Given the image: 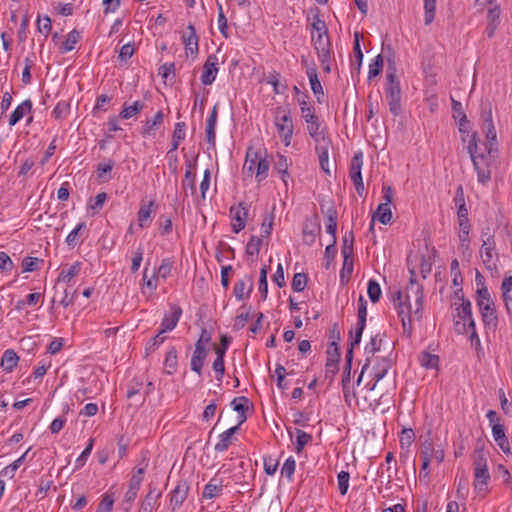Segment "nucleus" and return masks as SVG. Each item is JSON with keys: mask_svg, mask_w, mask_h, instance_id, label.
I'll list each match as a JSON object with an SVG mask.
<instances>
[{"mask_svg": "<svg viewBox=\"0 0 512 512\" xmlns=\"http://www.w3.org/2000/svg\"><path fill=\"white\" fill-rule=\"evenodd\" d=\"M32 111V101L30 99L24 100L19 104L11 113L9 118V125H16L26 114Z\"/></svg>", "mask_w": 512, "mask_h": 512, "instance_id": "bb28decb", "label": "nucleus"}, {"mask_svg": "<svg viewBox=\"0 0 512 512\" xmlns=\"http://www.w3.org/2000/svg\"><path fill=\"white\" fill-rule=\"evenodd\" d=\"M218 70V57L215 54L209 55L203 65L201 75L202 84L205 86L211 85L216 79Z\"/></svg>", "mask_w": 512, "mask_h": 512, "instance_id": "f8f14e48", "label": "nucleus"}, {"mask_svg": "<svg viewBox=\"0 0 512 512\" xmlns=\"http://www.w3.org/2000/svg\"><path fill=\"white\" fill-rule=\"evenodd\" d=\"M93 445H94V439L90 438L89 441H88L87 446L82 451L80 456L76 459L75 467L77 469L83 467L86 464V461H87V459L89 458V456H90V454L92 452Z\"/></svg>", "mask_w": 512, "mask_h": 512, "instance_id": "052dcab7", "label": "nucleus"}, {"mask_svg": "<svg viewBox=\"0 0 512 512\" xmlns=\"http://www.w3.org/2000/svg\"><path fill=\"white\" fill-rule=\"evenodd\" d=\"M308 277L305 273H296L293 276L291 287L295 292H301L307 285Z\"/></svg>", "mask_w": 512, "mask_h": 512, "instance_id": "bf43d9fd", "label": "nucleus"}, {"mask_svg": "<svg viewBox=\"0 0 512 512\" xmlns=\"http://www.w3.org/2000/svg\"><path fill=\"white\" fill-rule=\"evenodd\" d=\"M336 254H337V248H336V243H331L329 244L326 249H325V253H324V268L326 270H329L330 269V266L332 264V262L334 261L335 257H336Z\"/></svg>", "mask_w": 512, "mask_h": 512, "instance_id": "69168bd1", "label": "nucleus"}, {"mask_svg": "<svg viewBox=\"0 0 512 512\" xmlns=\"http://www.w3.org/2000/svg\"><path fill=\"white\" fill-rule=\"evenodd\" d=\"M114 167V161L109 159L106 163H99L97 165L98 177L103 181H109L111 179L110 172Z\"/></svg>", "mask_w": 512, "mask_h": 512, "instance_id": "3c124183", "label": "nucleus"}, {"mask_svg": "<svg viewBox=\"0 0 512 512\" xmlns=\"http://www.w3.org/2000/svg\"><path fill=\"white\" fill-rule=\"evenodd\" d=\"M354 234L353 231L347 232L342 239L341 253L343 256H353L354 252Z\"/></svg>", "mask_w": 512, "mask_h": 512, "instance_id": "de8ad7c7", "label": "nucleus"}, {"mask_svg": "<svg viewBox=\"0 0 512 512\" xmlns=\"http://www.w3.org/2000/svg\"><path fill=\"white\" fill-rule=\"evenodd\" d=\"M482 323L484 324L486 334L495 332L498 327V315L494 305V302L490 296V293L482 284ZM489 336H487L488 338Z\"/></svg>", "mask_w": 512, "mask_h": 512, "instance_id": "20e7f679", "label": "nucleus"}, {"mask_svg": "<svg viewBox=\"0 0 512 512\" xmlns=\"http://www.w3.org/2000/svg\"><path fill=\"white\" fill-rule=\"evenodd\" d=\"M216 479L213 478L209 483L204 486L203 497L206 499H213L223 490L222 482L215 483Z\"/></svg>", "mask_w": 512, "mask_h": 512, "instance_id": "37998d69", "label": "nucleus"}, {"mask_svg": "<svg viewBox=\"0 0 512 512\" xmlns=\"http://www.w3.org/2000/svg\"><path fill=\"white\" fill-rule=\"evenodd\" d=\"M144 107L145 103L139 100L133 102L131 105H127L125 103L118 117L122 119H130L133 116L139 114L144 109Z\"/></svg>", "mask_w": 512, "mask_h": 512, "instance_id": "f704fd0d", "label": "nucleus"}, {"mask_svg": "<svg viewBox=\"0 0 512 512\" xmlns=\"http://www.w3.org/2000/svg\"><path fill=\"white\" fill-rule=\"evenodd\" d=\"M492 435L494 438V441L499 446V448L503 451L505 454H510V444L508 441V438L505 434V427L502 424H494L492 426Z\"/></svg>", "mask_w": 512, "mask_h": 512, "instance_id": "5701e85b", "label": "nucleus"}, {"mask_svg": "<svg viewBox=\"0 0 512 512\" xmlns=\"http://www.w3.org/2000/svg\"><path fill=\"white\" fill-rule=\"evenodd\" d=\"M230 216L232 218V230L234 233H239L241 230L245 228L249 205L245 202H240L237 205H233L230 207Z\"/></svg>", "mask_w": 512, "mask_h": 512, "instance_id": "9d476101", "label": "nucleus"}, {"mask_svg": "<svg viewBox=\"0 0 512 512\" xmlns=\"http://www.w3.org/2000/svg\"><path fill=\"white\" fill-rule=\"evenodd\" d=\"M383 68V58L382 55H377L372 63L369 65V71H368V80H371L372 78L378 76Z\"/></svg>", "mask_w": 512, "mask_h": 512, "instance_id": "6e6d98bb", "label": "nucleus"}, {"mask_svg": "<svg viewBox=\"0 0 512 512\" xmlns=\"http://www.w3.org/2000/svg\"><path fill=\"white\" fill-rule=\"evenodd\" d=\"M189 484L187 481L181 480L170 493L171 511L175 512L186 500L189 492Z\"/></svg>", "mask_w": 512, "mask_h": 512, "instance_id": "ddd939ff", "label": "nucleus"}, {"mask_svg": "<svg viewBox=\"0 0 512 512\" xmlns=\"http://www.w3.org/2000/svg\"><path fill=\"white\" fill-rule=\"evenodd\" d=\"M341 359V354L339 347L335 346V348L329 347L327 350V361L325 364V375L326 378H333L334 375L339 370V361Z\"/></svg>", "mask_w": 512, "mask_h": 512, "instance_id": "a211bd4d", "label": "nucleus"}, {"mask_svg": "<svg viewBox=\"0 0 512 512\" xmlns=\"http://www.w3.org/2000/svg\"><path fill=\"white\" fill-rule=\"evenodd\" d=\"M382 342L383 339L380 333H377L376 335L372 336L370 341L365 346V354L367 355V357L371 359V357L374 356L375 353L380 352Z\"/></svg>", "mask_w": 512, "mask_h": 512, "instance_id": "58836bf2", "label": "nucleus"}, {"mask_svg": "<svg viewBox=\"0 0 512 512\" xmlns=\"http://www.w3.org/2000/svg\"><path fill=\"white\" fill-rule=\"evenodd\" d=\"M256 173H255V179L257 183H261L268 177V171L270 167L269 161L263 157L260 158L258 163H256Z\"/></svg>", "mask_w": 512, "mask_h": 512, "instance_id": "a18cd8bd", "label": "nucleus"}, {"mask_svg": "<svg viewBox=\"0 0 512 512\" xmlns=\"http://www.w3.org/2000/svg\"><path fill=\"white\" fill-rule=\"evenodd\" d=\"M489 8L487 10L486 20L487 26L485 32L489 38L494 36L496 29L500 24V6L494 5L492 1H488Z\"/></svg>", "mask_w": 512, "mask_h": 512, "instance_id": "dca6fc26", "label": "nucleus"}, {"mask_svg": "<svg viewBox=\"0 0 512 512\" xmlns=\"http://www.w3.org/2000/svg\"><path fill=\"white\" fill-rule=\"evenodd\" d=\"M320 233L321 223L319 216L314 214L310 217H307L304 221L302 229L303 242L308 246H312L316 241V237Z\"/></svg>", "mask_w": 512, "mask_h": 512, "instance_id": "1a4fd4ad", "label": "nucleus"}, {"mask_svg": "<svg viewBox=\"0 0 512 512\" xmlns=\"http://www.w3.org/2000/svg\"><path fill=\"white\" fill-rule=\"evenodd\" d=\"M18 361L19 357L15 351L13 349H7L1 357L0 366L4 371L11 372L17 366Z\"/></svg>", "mask_w": 512, "mask_h": 512, "instance_id": "473e14b6", "label": "nucleus"}, {"mask_svg": "<svg viewBox=\"0 0 512 512\" xmlns=\"http://www.w3.org/2000/svg\"><path fill=\"white\" fill-rule=\"evenodd\" d=\"M290 163L288 162V159L284 155H278V160L275 163V169L278 171L279 174L282 175V180L287 186L286 177L289 176L288 174V167Z\"/></svg>", "mask_w": 512, "mask_h": 512, "instance_id": "864d4df0", "label": "nucleus"}, {"mask_svg": "<svg viewBox=\"0 0 512 512\" xmlns=\"http://www.w3.org/2000/svg\"><path fill=\"white\" fill-rule=\"evenodd\" d=\"M313 47L316 51L318 58H323L326 61L328 55L332 54L331 41L328 34H317V37L312 33Z\"/></svg>", "mask_w": 512, "mask_h": 512, "instance_id": "2eb2a0df", "label": "nucleus"}, {"mask_svg": "<svg viewBox=\"0 0 512 512\" xmlns=\"http://www.w3.org/2000/svg\"><path fill=\"white\" fill-rule=\"evenodd\" d=\"M367 294H368L369 299L373 303H376L380 300L382 291H381V287H380L379 283L376 280L370 279L368 281Z\"/></svg>", "mask_w": 512, "mask_h": 512, "instance_id": "09e8293b", "label": "nucleus"}, {"mask_svg": "<svg viewBox=\"0 0 512 512\" xmlns=\"http://www.w3.org/2000/svg\"><path fill=\"white\" fill-rule=\"evenodd\" d=\"M295 433V450L297 453H301L304 447L312 440V435L298 428L295 429Z\"/></svg>", "mask_w": 512, "mask_h": 512, "instance_id": "49530a36", "label": "nucleus"}, {"mask_svg": "<svg viewBox=\"0 0 512 512\" xmlns=\"http://www.w3.org/2000/svg\"><path fill=\"white\" fill-rule=\"evenodd\" d=\"M377 219L380 223L386 225L392 219V211L390 206L387 203H381L378 205L377 210L373 214L372 221L370 223L369 230H374V221Z\"/></svg>", "mask_w": 512, "mask_h": 512, "instance_id": "393cba45", "label": "nucleus"}, {"mask_svg": "<svg viewBox=\"0 0 512 512\" xmlns=\"http://www.w3.org/2000/svg\"><path fill=\"white\" fill-rule=\"evenodd\" d=\"M353 352L347 350L346 352V363L342 375V387L345 392L351 381V369H352Z\"/></svg>", "mask_w": 512, "mask_h": 512, "instance_id": "c03bdc74", "label": "nucleus"}, {"mask_svg": "<svg viewBox=\"0 0 512 512\" xmlns=\"http://www.w3.org/2000/svg\"><path fill=\"white\" fill-rule=\"evenodd\" d=\"M485 122L488 124L486 131V143L485 148L487 154L489 156V162L487 163L488 167H497L498 157H499V143L497 140V132L492 123L491 112H489L488 117L485 119Z\"/></svg>", "mask_w": 512, "mask_h": 512, "instance_id": "423d86ee", "label": "nucleus"}, {"mask_svg": "<svg viewBox=\"0 0 512 512\" xmlns=\"http://www.w3.org/2000/svg\"><path fill=\"white\" fill-rule=\"evenodd\" d=\"M306 74L309 78V82H310V86H311V90H312L313 94L315 95L317 101L319 103H322L323 97H324V91H323L322 84L318 78V73H317L316 67L313 66V67L308 68L306 71Z\"/></svg>", "mask_w": 512, "mask_h": 512, "instance_id": "b1692460", "label": "nucleus"}, {"mask_svg": "<svg viewBox=\"0 0 512 512\" xmlns=\"http://www.w3.org/2000/svg\"><path fill=\"white\" fill-rule=\"evenodd\" d=\"M69 110H70L69 103H67L65 101H60L54 107V109L52 111V116L56 120H62L67 117V115L69 114Z\"/></svg>", "mask_w": 512, "mask_h": 512, "instance_id": "4d7b16f0", "label": "nucleus"}, {"mask_svg": "<svg viewBox=\"0 0 512 512\" xmlns=\"http://www.w3.org/2000/svg\"><path fill=\"white\" fill-rule=\"evenodd\" d=\"M178 367V352L175 346H171L166 353L164 360V372L173 375Z\"/></svg>", "mask_w": 512, "mask_h": 512, "instance_id": "7c9ffc66", "label": "nucleus"}, {"mask_svg": "<svg viewBox=\"0 0 512 512\" xmlns=\"http://www.w3.org/2000/svg\"><path fill=\"white\" fill-rule=\"evenodd\" d=\"M262 244V239L252 235L250 240L248 241L246 245V253L250 256H257L260 251V247Z\"/></svg>", "mask_w": 512, "mask_h": 512, "instance_id": "e2e57ef3", "label": "nucleus"}, {"mask_svg": "<svg viewBox=\"0 0 512 512\" xmlns=\"http://www.w3.org/2000/svg\"><path fill=\"white\" fill-rule=\"evenodd\" d=\"M157 208H158V204L154 200H151L148 203H146L144 201L141 202L139 211L137 213V221H138L139 227L147 228L151 225V223H152L151 215H152V213H154L156 211Z\"/></svg>", "mask_w": 512, "mask_h": 512, "instance_id": "4468645a", "label": "nucleus"}, {"mask_svg": "<svg viewBox=\"0 0 512 512\" xmlns=\"http://www.w3.org/2000/svg\"><path fill=\"white\" fill-rule=\"evenodd\" d=\"M249 405L250 401L245 396L235 397L231 402L233 410L236 411L237 413L246 412L249 408Z\"/></svg>", "mask_w": 512, "mask_h": 512, "instance_id": "338daca9", "label": "nucleus"}, {"mask_svg": "<svg viewBox=\"0 0 512 512\" xmlns=\"http://www.w3.org/2000/svg\"><path fill=\"white\" fill-rule=\"evenodd\" d=\"M259 292L261 294V299L264 301L268 295V282H267V267L263 266L260 269L259 275Z\"/></svg>", "mask_w": 512, "mask_h": 512, "instance_id": "13d9d810", "label": "nucleus"}, {"mask_svg": "<svg viewBox=\"0 0 512 512\" xmlns=\"http://www.w3.org/2000/svg\"><path fill=\"white\" fill-rule=\"evenodd\" d=\"M295 468H296V461L292 456H290L285 460V462L282 466V469H281V474L283 476H285L286 478H288V480H292L293 475L295 473Z\"/></svg>", "mask_w": 512, "mask_h": 512, "instance_id": "0e129e2a", "label": "nucleus"}, {"mask_svg": "<svg viewBox=\"0 0 512 512\" xmlns=\"http://www.w3.org/2000/svg\"><path fill=\"white\" fill-rule=\"evenodd\" d=\"M410 281L409 285L407 286V292L405 295V298L407 301H410L411 298L415 301V310H414V316L417 319H420L421 317V310H422V304H423V289L422 286L417 282L416 280V274L414 270H410Z\"/></svg>", "mask_w": 512, "mask_h": 512, "instance_id": "0eeeda50", "label": "nucleus"}, {"mask_svg": "<svg viewBox=\"0 0 512 512\" xmlns=\"http://www.w3.org/2000/svg\"><path fill=\"white\" fill-rule=\"evenodd\" d=\"M162 496V491L158 490L157 486L151 482L148 484V492L140 503L138 512H152L153 509L159 506V499Z\"/></svg>", "mask_w": 512, "mask_h": 512, "instance_id": "9b49d317", "label": "nucleus"}, {"mask_svg": "<svg viewBox=\"0 0 512 512\" xmlns=\"http://www.w3.org/2000/svg\"><path fill=\"white\" fill-rule=\"evenodd\" d=\"M239 430V426H233L223 433L219 435V441L215 444V451L216 452H224L228 449L230 445H232L235 441H237V438L234 437V434L237 433Z\"/></svg>", "mask_w": 512, "mask_h": 512, "instance_id": "412c9836", "label": "nucleus"}, {"mask_svg": "<svg viewBox=\"0 0 512 512\" xmlns=\"http://www.w3.org/2000/svg\"><path fill=\"white\" fill-rule=\"evenodd\" d=\"M188 32L184 33L182 40L185 46L186 53L196 55L198 53V36L193 24H189L187 27Z\"/></svg>", "mask_w": 512, "mask_h": 512, "instance_id": "4be33fe9", "label": "nucleus"}, {"mask_svg": "<svg viewBox=\"0 0 512 512\" xmlns=\"http://www.w3.org/2000/svg\"><path fill=\"white\" fill-rule=\"evenodd\" d=\"M457 220L459 225V240L461 242V248L463 249V253L469 250V232H470V223L468 219V209L466 205H460L457 207Z\"/></svg>", "mask_w": 512, "mask_h": 512, "instance_id": "6e6552de", "label": "nucleus"}, {"mask_svg": "<svg viewBox=\"0 0 512 512\" xmlns=\"http://www.w3.org/2000/svg\"><path fill=\"white\" fill-rule=\"evenodd\" d=\"M166 340V336H164V334H160V331L153 337L151 338L145 345V351H146V354L149 355L153 352H155L161 344L164 343V341Z\"/></svg>", "mask_w": 512, "mask_h": 512, "instance_id": "603ef678", "label": "nucleus"}, {"mask_svg": "<svg viewBox=\"0 0 512 512\" xmlns=\"http://www.w3.org/2000/svg\"><path fill=\"white\" fill-rule=\"evenodd\" d=\"M477 133L474 132L469 140L468 146H467V153L469 154V157L471 161L473 162L474 168L477 171V178L478 181H480V166L478 162V158L480 155L477 154L478 146L476 141Z\"/></svg>", "mask_w": 512, "mask_h": 512, "instance_id": "2f4dec72", "label": "nucleus"}, {"mask_svg": "<svg viewBox=\"0 0 512 512\" xmlns=\"http://www.w3.org/2000/svg\"><path fill=\"white\" fill-rule=\"evenodd\" d=\"M308 94H302L297 98L300 106L301 115L307 123V131L311 138H316L321 128V122L315 114V108L308 103Z\"/></svg>", "mask_w": 512, "mask_h": 512, "instance_id": "39448f33", "label": "nucleus"}, {"mask_svg": "<svg viewBox=\"0 0 512 512\" xmlns=\"http://www.w3.org/2000/svg\"><path fill=\"white\" fill-rule=\"evenodd\" d=\"M502 296L505 302L507 311L512 308V276L506 277L501 285Z\"/></svg>", "mask_w": 512, "mask_h": 512, "instance_id": "e433bc0d", "label": "nucleus"}, {"mask_svg": "<svg viewBox=\"0 0 512 512\" xmlns=\"http://www.w3.org/2000/svg\"><path fill=\"white\" fill-rule=\"evenodd\" d=\"M107 200V194L105 192L98 193L94 199H91L88 208L93 210V214L98 213Z\"/></svg>", "mask_w": 512, "mask_h": 512, "instance_id": "680f3d73", "label": "nucleus"}, {"mask_svg": "<svg viewBox=\"0 0 512 512\" xmlns=\"http://www.w3.org/2000/svg\"><path fill=\"white\" fill-rule=\"evenodd\" d=\"M391 366L392 360L388 357H382L381 362H379L377 365L373 367L374 384L371 387L372 390L375 389L377 383L386 376Z\"/></svg>", "mask_w": 512, "mask_h": 512, "instance_id": "a878e982", "label": "nucleus"}, {"mask_svg": "<svg viewBox=\"0 0 512 512\" xmlns=\"http://www.w3.org/2000/svg\"><path fill=\"white\" fill-rule=\"evenodd\" d=\"M80 32L73 29L67 34L65 42L60 46L61 53H68L75 48V45L80 41Z\"/></svg>", "mask_w": 512, "mask_h": 512, "instance_id": "c9c22d12", "label": "nucleus"}, {"mask_svg": "<svg viewBox=\"0 0 512 512\" xmlns=\"http://www.w3.org/2000/svg\"><path fill=\"white\" fill-rule=\"evenodd\" d=\"M274 123L277 132L285 146L291 144L294 126L290 108L277 107L275 111Z\"/></svg>", "mask_w": 512, "mask_h": 512, "instance_id": "7ed1b4c3", "label": "nucleus"}, {"mask_svg": "<svg viewBox=\"0 0 512 512\" xmlns=\"http://www.w3.org/2000/svg\"><path fill=\"white\" fill-rule=\"evenodd\" d=\"M363 166V153L358 151L354 154L350 163L349 177L352 182L362 180L361 169Z\"/></svg>", "mask_w": 512, "mask_h": 512, "instance_id": "cd10ccee", "label": "nucleus"}, {"mask_svg": "<svg viewBox=\"0 0 512 512\" xmlns=\"http://www.w3.org/2000/svg\"><path fill=\"white\" fill-rule=\"evenodd\" d=\"M141 484L137 481H129L128 490L126 491L123 499L124 511L129 512L132 508V504L137 498Z\"/></svg>", "mask_w": 512, "mask_h": 512, "instance_id": "c85d7f7f", "label": "nucleus"}, {"mask_svg": "<svg viewBox=\"0 0 512 512\" xmlns=\"http://www.w3.org/2000/svg\"><path fill=\"white\" fill-rule=\"evenodd\" d=\"M81 266L82 263L76 261L69 268L62 269L58 276V282L63 281L69 283L71 279L80 272Z\"/></svg>", "mask_w": 512, "mask_h": 512, "instance_id": "ea45409f", "label": "nucleus"}, {"mask_svg": "<svg viewBox=\"0 0 512 512\" xmlns=\"http://www.w3.org/2000/svg\"><path fill=\"white\" fill-rule=\"evenodd\" d=\"M354 259L353 256H343V266L340 271V282L345 284L348 282L353 273Z\"/></svg>", "mask_w": 512, "mask_h": 512, "instance_id": "79ce46f5", "label": "nucleus"}, {"mask_svg": "<svg viewBox=\"0 0 512 512\" xmlns=\"http://www.w3.org/2000/svg\"><path fill=\"white\" fill-rule=\"evenodd\" d=\"M114 505V498L112 494H104L102 500L97 506L96 512H111Z\"/></svg>", "mask_w": 512, "mask_h": 512, "instance_id": "774afa93", "label": "nucleus"}, {"mask_svg": "<svg viewBox=\"0 0 512 512\" xmlns=\"http://www.w3.org/2000/svg\"><path fill=\"white\" fill-rule=\"evenodd\" d=\"M385 94L389 105V111L394 116L401 113V86L396 75V69L389 66L386 71Z\"/></svg>", "mask_w": 512, "mask_h": 512, "instance_id": "f03ea898", "label": "nucleus"}, {"mask_svg": "<svg viewBox=\"0 0 512 512\" xmlns=\"http://www.w3.org/2000/svg\"><path fill=\"white\" fill-rule=\"evenodd\" d=\"M419 362L426 369H437L439 365V357L435 354L423 351L419 355Z\"/></svg>", "mask_w": 512, "mask_h": 512, "instance_id": "4c0bfd02", "label": "nucleus"}, {"mask_svg": "<svg viewBox=\"0 0 512 512\" xmlns=\"http://www.w3.org/2000/svg\"><path fill=\"white\" fill-rule=\"evenodd\" d=\"M186 167L187 168L184 175V179L182 181V187L185 192L190 190L191 194L194 195L196 193V176L195 174L192 173L193 164L191 163V161H186Z\"/></svg>", "mask_w": 512, "mask_h": 512, "instance_id": "72a5a7b5", "label": "nucleus"}, {"mask_svg": "<svg viewBox=\"0 0 512 512\" xmlns=\"http://www.w3.org/2000/svg\"><path fill=\"white\" fill-rule=\"evenodd\" d=\"M454 330L457 334L466 335L472 347H475L476 354L479 357L480 339L476 330V324L472 317L471 303L462 298V303L457 308V315L454 321Z\"/></svg>", "mask_w": 512, "mask_h": 512, "instance_id": "f257e3e1", "label": "nucleus"}, {"mask_svg": "<svg viewBox=\"0 0 512 512\" xmlns=\"http://www.w3.org/2000/svg\"><path fill=\"white\" fill-rule=\"evenodd\" d=\"M87 236V225L85 222H81L68 234L65 242L70 248H74L78 244L82 243L83 239H85Z\"/></svg>", "mask_w": 512, "mask_h": 512, "instance_id": "aec40b11", "label": "nucleus"}, {"mask_svg": "<svg viewBox=\"0 0 512 512\" xmlns=\"http://www.w3.org/2000/svg\"><path fill=\"white\" fill-rule=\"evenodd\" d=\"M170 309L171 312L169 314L166 313L162 319L160 334L172 331L180 320L182 315L181 307L179 305L172 304Z\"/></svg>", "mask_w": 512, "mask_h": 512, "instance_id": "f3484780", "label": "nucleus"}, {"mask_svg": "<svg viewBox=\"0 0 512 512\" xmlns=\"http://www.w3.org/2000/svg\"><path fill=\"white\" fill-rule=\"evenodd\" d=\"M316 145H315V151L318 156L329 154V148L331 146V141L329 138H326L324 135H322L321 131H318V135L316 138H312Z\"/></svg>", "mask_w": 512, "mask_h": 512, "instance_id": "a19ab883", "label": "nucleus"}, {"mask_svg": "<svg viewBox=\"0 0 512 512\" xmlns=\"http://www.w3.org/2000/svg\"><path fill=\"white\" fill-rule=\"evenodd\" d=\"M164 114L161 110H159L151 120H147L145 125L142 127L141 134L146 136H151L155 134V131L158 130L160 125L163 123Z\"/></svg>", "mask_w": 512, "mask_h": 512, "instance_id": "c756f323", "label": "nucleus"}, {"mask_svg": "<svg viewBox=\"0 0 512 512\" xmlns=\"http://www.w3.org/2000/svg\"><path fill=\"white\" fill-rule=\"evenodd\" d=\"M253 276L245 275L243 279L238 280L234 284L233 294L237 300H242L245 296L249 297L251 292L253 291Z\"/></svg>", "mask_w": 512, "mask_h": 512, "instance_id": "6ab92c4d", "label": "nucleus"}, {"mask_svg": "<svg viewBox=\"0 0 512 512\" xmlns=\"http://www.w3.org/2000/svg\"><path fill=\"white\" fill-rule=\"evenodd\" d=\"M485 254L486 259H482V263L490 271L497 270L498 253L494 249L487 247Z\"/></svg>", "mask_w": 512, "mask_h": 512, "instance_id": "8fccbe9b", "label": "nucleus"}, {"mask_svg": "<svg viewBox=\"0 0 512 512\" xmlns=\"http://www.w3.org/2000/svg\"><path fill=\"white\" fill-rule=\"evenodd\" d=\"M424 10V22L426 25H429L435 18L436 0H424Z\"/></svg>", "mask_w": 512, "mask_h": 512, "instance_id": "5fc2aeb1", "label": "nucleus"}]
</instances>
